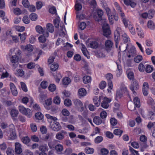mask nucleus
I'll list each match as a JSON object with an SVG mask.
<instances>
[{"mask_svg": "<svg viewBox=\"0 0 155 155\" xmlns=\"http://www.w3.org/2000/svg\"><path fill=\"white\" fill-rule=\"evenodd\" d=\"M153 68L150 65L147 66L146 68V71L147 73L151 72L153 70Z\"/></svg>", "mask_w": 155, "mask_h": 155, "instance_id": "nucleus-58", "label": "nucleus"}, {"mask_svg": "<svg viewBox=\"0 0 155 155\" xmlns=\"http://www.w3.org/2000/svg\"><path fill=\"white\" fill-rule=\"evenodd\" d=\"M19 136L21 139L22 142L25 144H27L30 141V139L28 136L22 137L21 134L20 133L19 134Z\"/></svg>", "mask_w": 155, "mask_h": 155, "instance_id": "nucleus-9", "label": "nucleus"}, {"mask_svg": "<svg viewBox=\"0 0 155 155\" xmlns=\"http://www.w3.org/2000/svg\"><path fill=\"white\" fill-rule=\"evenodd\" d=\"M84 151L87 154H91L94 153V150L93 148L87 147L84 149Z\"/></svg>", "mask_w": 155, "mask_h": 155, "instance_id": "nucleus-20", "label": "nucleus"}, {"mask_svg": "<svg viewBox=\"0 0 155 155\" xmlns=\"http://www.w3.org/2000/svg\"><path fill=\"white\" fill-rule=\"evenodd\" d=\"M91 77L88 76H85L83 78V81L85 84H87L90 82L91 81Z\"/></svg>", "mask_w": 155, "mask_h": 155, "instance_id": "nucleus-31", "label": "nucleus"}, {"mask_svg": "<svg viewBox=\"0 0 155 155\" xmlns=\"http://www.w3.org/2000/svg\"><path fill=\"white\" fill-rule=\"evenodd\" d=\"M143 92L145 96L147 95L148 93V84L147 83L145 82L143 86Z\"/></svg>", "mask_w": 155, "mask_h": 155, "instance_id": "nucleus-10", "label": "nucleus"}, {"mask_svg": "<svg viewBox=\"0 0 155 155\" xmlns=\"http://www.w3.org/2000/svg\"><path fill=\"white\" fill-rule=\"evenodd\" d=\"M39 149L42 152H45L48 150V148L46 144H43L39 147Z\"/></svg>", "mask_w": 155, "mask_h": 155, "instance_id": "nucleus-22", "label": "nucleus"}, {"mask_svg": "<svg viewBox=\"0 0 155 155\" xmlns=\"http://www.w3.org/2000/svg\"><path fill=\"white\" fill-rule=\"evenodd\" d=\"M46 28L48 31L51 33H52L54 31V27L51 23H48L46 25Z\"/></svg>", "mask_w": 155, "mask_h": 155, "instance_id": "nucleus-21", "label": "nucleus"}, {"mask_svg": "<svg viewBox=\"0 0 155 155\" xmlns=\"http://www.w3.org/2000/svg\"><path fill=\"white\" fill-rule=\"evenodd\" d=\"M93 121L97 125L101 124L102 122L101 117L98 116H95L94 117Z\"/></svg>", "mask_w": 155, "mask_h": 155, "instance_id": "nucleus-17", "label": "nucleus"}, {"mask_svg": "<svg viewBox=\"0 0 155 155\" xmlns=\"http://www.w3.org/2000/svg\"><path fill=\"white\" fill-rule=\"evenodd\" d=\"M94 18L96 21H102L104 22L102 26V29L103 30V35L107 37L111 34L110 31V29L109 25L108 24L106 23V19H103L98 16L97 14L94 15Z\"/></svg>", "mask_w": 155, "mask_h": 155, "instance_id": "nucleus-1", "label": "nucleus"}, {"mask_svg": "<svg viewBox=\"0 0 155 155\" xmlns=\"http://www.w3.org/2000/svg\"><path fill=\"white\" fill-rule=\"evenodd\" d=\"M122 37L123 38V40L124 43H127L130 41V38L126 33H124L122 35Z\"/></svg>", "mask_w": 155, "mask_h": 155, "instance_id": "nucleus-28", "label": "nucleus"}, {"mask_svg": "<svg viewBox=\"0 0 155 155\" xmlns=\"http://www.w3.org/2000/svg\"><path fill=\"white\" fill-rule=\"evenodd\" d=\"M149 15V18H152L153 16L154 11L153 9H151L148 11L147 13Z\"/></svg>", "mask_w": 155, "mask_h": 155, "instance_id": "nucleus-53", "label": "nucleus"}, {"mask_svg": "<svg viewBox=\"0 0 155 155\" xmlns=\"http://www.w3.org/2000/svg\"><path fill=\"white\" fill-rule=\"evenodd\" d=\"M134 102L137 107L139 108L140 107V101L138 97H135L134 99Z\"/></svg>", "mask_w": 155, "mask_h": 155, "instance_id": "nucleus-26", "label": "nucleus"}, {"mask_svg": "<svg viewBox=\"0 0 155 155\" xmlns=\"http://www.w3.org/2000/svg\"><path fill=\"white\" fill-rule=\"evenodd\" d=\"M35 118L38 120H42L43 117V115L40 112H38L35 114Z\"/></svg>", "mask_w": 155, "mask_h": 155, "instance_id": "nucleus-41", "label": "nucleus"}, {"mask_svg": "<svg viewBox=\"0 0 155 155\" xmlns=\"http://www.w3.org/2000/svg\"><path fill=\"white\" fill-rule=\"evenodd\" d=\"M121 28L117 27L114 33V38H115L116 40H117V38H120V32L121 30Z\"/></svg>", "mask_w": 155, "mask_h": 155, "instance_id": "nucleus-16", "label": "nucleus"}, {"mask_svg": "<svg viewBox=\"0 0 155 155\" xmlns=\"http://www.w3.org/2000/svg\"><path fill=\"white\" fill-rule=\"evenodd\" d=\"M22 4L25 8H27L29 7V3L28 0H23Z\"/></svg>", "mask_w": 155, "mask_h": 155, "instance_id": "nucleus-49", "label": "nucleus"}, {"mask_svg": "<svg viewBox=\"0 0 155 155\" xmlns=\"http://www.w3.org/2000/svg\"><path fill=\"white\" fill-rule=\"evenodd\" d=\"M137 30H138L137 33L138 35L140 38H143L144 37V35L143 31L141 29H139L138 28H136Z\"/></svg>", "mask_w": 155, "mask_h": 155, "instance_id": "nucleus-36", "label": "nucleus"}, {"mask_svg": "<svg viewBox=\"0 0 155 155\" xmlns=\"http://www.w3.org/2000/svg\"><path fill=\"white\" fill-rule=\"evenodd\" d=\"M39 41L40 42L44 43L46 41V39L45 37L43 35H41L38 38Z\"/></svg>", "mask_w": 155, "mask_h": 155, "instance_id": "nucleus-56", "label": "nucleus"}, {"mask_svg": "<svg viewBox=\"0 0 155 155\" xmlns=\"http://www.w3.org/2000/svg\"><path fill=\"white\" fill-rule=\"evenodd\" d=\"M10 86L12 94L15 96H17L18 94V92L14 84L12 83H11L10 84Z\"/></svg>", "mask_w": 155, "mask_h": 155, "instance_id": "nucleus-12", "label": "nucleus"}, {"mask_svg": "<svg viewBox=\"0 0 155 155\" xmlns=\"http://www.w3.org/2000/svg\"><path fill=\"white\" fill-rule=\"evenodd\" d=\"M111 100L108 98L104 97L102 103L101 104V106L103 108L107 109L109 107V103H110Z\"/></svg>", "mask_w": 155, "mask_h": 155, "instance_id": "nucleus-5", "label": "nucleus"}, {"mask_svg": "<svg viewBox=\"0 0 155 155\" xmlns=\"http://www.w3.org/2000/svg\"><path fill=\"white\" fill-rule=\"evenodd\" d=\"M128 53L132 55V57H134L135 55L136 51L134 47H132L128 51Z\"/></svg>", "mask_w": 155, "mask_h": 155, "instance_id": "nucleus-37", "label": "nucleus"}, {"mask_svg": "<svg viewBox=\"0 0 155 155\" xmlns=\"http://www.w3.org/2000/svg\"><path fill=\"white\" fill-rule=\"evenodd\" d=\"M123 132V131L120 129H115L114 131V134L116 135H120V136Z\"/></svg>", "mask_w": 155, "mask_h": 155, "instance_id": "nucleus-47", "label": "nucleus"}, {"mask_svg": "<svg viewBox=\"0 0 155 155\" xmlns=\"http://www.w3.org/2000/svg\"><path fill=\"white\" fill-rule=\"evenodd\" d=\"M22 21L23 22L26 24H29L30 22L28 17L27 16H25L23 17Z\"/></svg>", "mask_w": 155, "mask_h": 155, "instance_id": "nucleus-60", "label": "nucleus"}, {"mask_svg": "<svg viewBox=\"0 0 155 155\" xmlns=\"http://www.w3.org/2000/svg\"><path fill=\"white\" fill-rule=\"evenodd\" d=\"M58 68V65L57 63H54L50 66V69L52 71H56Z\"/></svg>", "mask_w": 155, "mask_h": 155, "instance_id": "nucleus-32", "label": "nucleus"}, {"mask_svg": "<svg viewBox=\"0 0 155 155\" xmlns=\"http://www.w3.org/2000/svg\"><path fill=\"white\" fill-rule=\"evenodd\" d=\"M14 127V129H10V131L11 132L10 137L11 139L14 140L17 137V135L16 133V131L15 130V127L13 125Z\"/></svg>", "mask_w": 155, "mask_h": 155, "instance_id": "nucleus-15", "label": "nucleus"}, {"mask_svg": "<svg viewBox=\"0 0 155 155\" xmlns=\"http://www.w3.org/2000/svg\"><path fill=\"white\" fill-rule=\"evenodd\" d=\"M67 134V132L64 130H62L58 133L56 135V138L59 140L63 139L64 137V135Z\"/></svg>", "mask_w": 155, "mask_h": 155, "instance_id": "nucleus-6", "label": "nucleus"}, {"mask_svg": "<svg viewBox=\"0 0 155 155\" xmlns=\"http://www.w3.org/2000/svg\"><path fill=\"white\" fill-rule=\"evenodd\" d=\"M127 77L130 80H133L134 78V77L133 72L129 71L127 73Z\"/></svg>", "mask_w": 155, "mask_h": 155, "instance_id": "nucleus-44", "label": "nucleus"}, {"mask_svg": "<svg viewBox=\"0 0 155 155\" xmlns=\"http://www.w3.org/2000/svg\"><path fill=\"white\" fill-rule=\"evenodd\" d=\"M113 45V42L110 40H108L105 42V45L106 48L109 49L111 48Z\"/></svg>", "mask_w": 155, "mask_h": 155, "instance_id": "nucleus-27", "label": "nucleus"}, {"mask_svg": "<svg viewBox=\"0 0 155 155\" xmlns=\"http://www.w3.org/2000/svg\"><path fill=\"white\" fill-rule=\"evenodd\" d=\"M97 15L102 18V16L103 15V11L101 9H98L97 10Z\"/></svg>", "mask_w": 155, "mask_h": 155, "instance_id": "nucleus-59", "label": "nucleus"}, {"mask_svg": "<svg viewBox=\"0 0 155 155\" xmlns=\"http://www.w3.org/2000/svg\"><path fill=\"white\" fill-rule=\"evenodd\" d=\"M51 128L54 131H58L61 129V127L58 122H54L51 126Z\"/></svg>", "mask_w": 155, "mask_h": 155, "instance_id": "nucleus-8", "label": "nucleus"}, {"mask_svg": "<svg viewBox=\"0 0 155 155\" xmlns=\"http://www.w3.org/2000/svg\"><path fill=\"white\" fill-rule=\"evenodd\" d=\"M54 25L55 27L56 28H58L59 27L60 21L58 18L55 19L53 21Z\"/></svg>", "mask_w": 155, "mask_h": 155, "instance_id": "nucleus-43", "label": "nucleus"}, {"mask_svg": "<svg viewBox=\"0 0 155 155\" xmlns=\"http://www.w3.org/2000/svg\"><path fill=\"white\" fill-rule=\"evenodd\" d=\"M124 3L127 5H130L132 7H134L136 4L131 0H124Z\"/></svg>", "mask_w": 155, "mask_h": 155, "instance_id": "nucleus-14", "label": "nucleus"}, {"mask_svg": "<svg viewBox=\"0 0 155 155\" xmlns=\"http://www.w3.org/2000/svg\"><path fill=\"white\" fill-rule=\"evenodd\" d=\"M72 150L70 148H68L64 151L65 155H70L72 153Z\"/></svg>", "mask_w": 155, "mask_h": 155, "instance_id": "nucleus-61", "label": "nucleus"}, {"mask_svg": "<svg viewBox=\"0 0 155 155\" xmlns=\"http://www.w3.org/2000/svg\"><path fill=\"white\" fill-rule=\"evenodd\" d=\"M62 82L64 85H67L70 82V80L69 78L66 77L63 79Z\"/></svg>", "mask_w": 155, "mask_h": 155, "instance_id": "nucleus-46", "label": "nucleus"}, {"mask_svg": "<svg viewBox=\"0 0 155 155\" xmlns=\"http://www.w3.org/2000/svg\"><path fill=\"white\" fill-rule=\"evenodd\" d=\"M103 138L101 136H98L95 138L94 142L96 143H99L102 141Z\"/></svg>", "mask_w": 155, "mask_h": 155, "instance_id": "nucleus-40", "label": "nucleus"}, {"mask_svg": "<svg viewBox=\"0 0 155 155\" xmlns=\"http://www.w3.org/2000/svg\"><path fill=\"white\" fill-rule=\"evenodd\" d=\"M90 46L91 48L95 49L98 47V45L96 41H94L90 44Z\"/></svg>", "mask_w": 155, "mask_h": 155, "instance_id": "nucleus-34", "label": "nucleus"}, {"mask_svg": "<svg viewBox=\"0 0 155 155\" xmlns=\"http://www.w3.org/2000/svg\"><path fill=\"white\" fill-rule=\"evenodd\" d=\"M24 74V72L22 69H18L16 70V72L15 74L18 76L21 77L23 76Z\"/></svg>", "mask_w": 155, "mask_h": 155, "instance_id": "nucleus-39", "label": "nucleus"}, {"mask_svg": "<svg viewBox=\"0 0 155 155\" xmlns=\"http://www.w3.org/2000/svg\"><path fill=\"white\" fill-rule=\"evenodd\" d=\"M139 85L138 81L136 80H133L131 82L130 88L131 90L133 92V94L135 93L134 90H136L139 88Z\"/></svg>", "mask_w": 155, "mask_h": 155, "instance_id": "nucleus-2", "label": "nucleus"}, {"mask_svg": "<svg viewBox=\"0 0 155 155\" xmlns=\"http://www.w3.org/2000/svg\"><path fill=\"white\" fill-rule=\"evenodd\" d=\"M61 113L63 115L68 116L69 115V112L66 109L62 110Z\"/></svg>", "mask_w": 155, "mask_h": 155, "instance_id": "nucleus-62", "label": "nucleus"}, {"mask_svg": "<svg viewBox=\"0 0 155 155\" xmlns=\"http://www.w3.org/2000/svg\"><path fill=\"white\" fill-rule=\"evenodd\" d=\"M147 25L148 28L150 29L153 30L155 28V24L151 20L148 21Z\"/></svg>", "mask_w": 155, "mask_h": 155, "instance_id": "nucleus-18", "label": "nucleus"}, {"mask_svg": "<svg viewBox=\"0 0 155 155\" xmlns=\"http://www.w3.org/2000/svg\"><path fill=\"white\" fill-rule=\"evenodd\" d=\"M19 112L17 110L15 109H12L11 110L10 114L11 116L14 120H16V119L15 118L17 117Z\"/></svg>", "mask_w": 155, "mask_h": 155, "instance_id": "nucleus-7", "label": "nucleus"}, {"mask_svg": "<svg viewBox=\"0 0 155 155\" xmlns=\"http://www.w3.org/2000/svg\"><path fill=\"white\" fill-rule=\"evenodd\" d=\"M15 151L17 154H20L22 151L21 144L18 142H16L15 144Z\"/></svg>", "mask_w": 155, "mask_h": 155, "instance_id": "nucleus-4", "label": "nucleus"}, {"mask_svg": "<svg viewBox=\"0 0 155 155\" xmlns=\"http://www.w3.org/2000/svg\"><path fill=\"white\" fill-rule=\"evenodd\" d=\"M25 111V114H24V115L29 118L31 116L32 113L31 110L30 109L28 108H27Z\"/></svg>", "mask_w": 155, "mask_h": 155, "instance_id": "nucleus-42", "label": "nucleus"}, {"mask_svg": "<svg viewBox=\"0 0 155 155\" xmlns=\"http://www.w3.org/2000/svg\"><path fill=\"white\" fill-rule=\"evenodd\" d=\"M101 97L100 96L98 97L97 96H94L93 98V102L97 107H98L99 106L101 102Z\"/></svg>", "mask_w": 155, "mask_h": 155, "instance_id": "nucleus-11", "label": "nucleus"}, {"mask_svg": "<svg viewBox=\"0 0 155 155\" xmlns=\"http://www.w3.org/2000/svg\"><path fill=\"white\" fill-rule=\"evenodd\" d=\"M55 149L59 154H60V152L63 151V146L61 144H57L55 147Z\"/></svg>", "mask_w": 155, "mask_h": 155, "instance_id": "nucleus-24", "label": "nucleus"}, {"mask_svg": "<svg viewBox=\"0 0 155 155\" xmlns=\"http://www.w3.org/2000/svg\"><path fill=\"white\" fill-rule=\"evenodd\" d=\"M74 104L78 107L82 108L83 104L78 99H75L73 100Z\"/></svg>", "mask_w": 155, "mask_h": 155, "instance_id": "nucleus-19", "label": "nucleus"}, {"mask_svg": "<svg viewBox=\"0 0 155 155\" xmlns=\"http://www.w3.org/2000/svg\"><path fill=\"white\" fill-rule=\"evenodd\" d=\"M56 82L59 83L61 79L62 78V76L60 73H58L54 77Z\"/></svg>", "mask_w": 155, "mask_h": 155, "instance_id": "nucleus-35", "label": "nucleus"}, {"mask_svg": "<svg viewBox=\"0 0 155 155\" xmlns=\"http://www.w3.org/2000/svg\"><path fill=\"white\" fill-rule=\"evenodd\" d=\"M138 69L139 71L141 72H143L144 71L145 66L142 63H140L138 66Z\"/></svg>", "mask_w": 155, "mask_h": 155, "instance_id": "nucleus-51", "label": "nucleus"}, {"mask_svg": "<svg viewBox=\"0 0 155 155\" xmlns=\"http://www.w3.org/2000/svg\"><path fill=\"white\" fill-rule=\"evenodd\" d=\"M78 93L79 96L81 97H83L86 95L87 92L85 89L82 88L79 90Z\"/></svg>", "mask_w": 155, "mask_h": 155, "instance_id": "nucleus-30", "label": "nucleus"}, {"mask_svg": "<svg viewBox=\"0 0 155 155\" xmlns=\"http://www.w3.org/2000/svg\"><path fill=\"white\" fill-rule=\"evenodd\" d=\"M7 155H14V151L11 147H8L6 151Z\"/></svg>", "mask_w": 155, "mask_h": 155, "instance_id": "nucleus-45", "label": "nucleus"}, {"mask_svg": "<svg viewBox=\"0 0 155 155\" xmlns=\"http://www.w3.org/2000/svg\"><path fill=\"white\" fill-rule=\"evenodd\" d=\"M142 59V57L140 55H138L134 58V61L136 63H139Z\"/></svg>", "mask_w": 155, "mask_h": 155, "instance_id": "nucleus-54", "label": "nucleus"}, {"mask_svg": "<svg viewBox=\"0 0 155 155\" xmlns=\"http://www.w3.org/2000/svg\"><path fill=\"white\" fill-rule=\"evenodd\" d=\"M26 34L23 33L22 34L21 33L18 34V36L20 37V39L21 41H24L26 38Z\"/></svg>", "mask_w": 155, "mask_h": 155, "instance_id": "nucleus-64", "label": "nucleus"}, {"mask_svg": "<svg viewBox=\"0 0 155 155\" xmlns=\"http://www.w3.org/2000/svg\"><path fill=\"white\" fill-rule=\"evenodd\" d=\"M106 77L108 81V87L110 89H112L113 87V85L111 79L113 78V75L111 74H107L106 75Z\"/></svg>", "mask_w": 155, "mask_h": 155, "instance_id": "nucleus-3", "label": "nucleus"}, {"mask_svg": "<svg viewBox=\"0 0 155 155\" xmlns=\"http://www.w3.org/2000/svg\"><path fill=\"white\" fill-rule=\"evenodd\" d=\"M60 30L62 32L61 33H60V35L61 36H64L65 35V32L64 31L65 28L63 26H60Z\"/></svg>", "mask_w": 155, "mask_h": 155, "instance_id": "nucleus-52", "label": "nucleus"}, {"mask_svg": "<svg viewBox=\"0 0 155 155\" xmlns=\"http://www.w3.org/2000/svg\"><path fill=\"white\" fill-rule=\"evenodd\" d=\"M54 102L57 104H59L60 103V98L58 97L57 96L54 98L53 101Z\"/></svg>", "mask_w": 155, "mask_h": 155, "instance_id": "nucleus-63", "label": "nucleus"}, {"mask_svg": "<svg viewBox=\"0 0 155 155\" xmlns=\"http://www.w3.org/2000/svg\"><path fill=\"white\" fill-rule=\"evenodd\" d=\"M146 138H147L145 135L141 136L140 137V141L143 142L142 143H140V144L141 145L142 144L143 145V147H145L146 146V144L144 143L146 141Z\"/></svg>", "mask_w": 155, "mask_h": 155, "instance_id": "nucleus-33", "label": "nucleus"}, {"mask_svg": "<svg viewBox=\"0 0 155 155\" xmlns=\"http://www.w3.org/2000/svg\"><path fill=\"white\" fill-rule=\"evenodd\" d=\"M48 82L47 81H43L41 83V87L43 89H45L47 88L48 86Z\"/></svg>", "mask_w": 155, "mask_h": 155, "instance_id": "nucleus-55", "label": "nucleus"}, {"mask_svg": "<svg viewBox=\"0 0 155 155\" xmlns=\"http://www.w3.org/2000/svg\"><path fill=\"white\" fill-rule=\"evenodd\" d=\"M64 103L65 106L68 107L70 106L71 105V101L69 99L65 100L64 101Z\"/></svg>", "mask_w": 155, "mask_h": 155, "instance_id": "nucleus-57", "label": "nucleus"}, {"mask_svg": "<svg viewBox=\"0 0 155 155\" xmlns=\"http://www.w3.org/2000/svg\"><path fill=\"white\" fill-rule=\"evenodd\" d=\"M19 58L16 55L12 56L11 58V61L12 63L16 64L18 62Z\"/></svg>", "mask_w": 155, "mask_h": 155, "instance_id": "nucleus-25", "label": "nucleus"}, {"mask_svg": "<svg viewBox=\"0 0 155 155\" xmlns=\"http://www.w3.org/2000/svg\"><path fill=\"white\" fill-rule=\"evenodd\" d=\"M27 108L25 107L22 106H19L18 107V109L21 113L23 114H25V111Z\"/></svg>", "mask_w": 155, "mask_h": 155, "instance_id": "nucleus-50", "label": "nucleus"}, {"mask_svg": "<svg viewBox=\"0 0 155 155\" xmlns=\"http://www.w3.org/2000/svg\"><path fill=\"white\" fill-rule=\"evenodd\" d=\"M48 89L51 91L54 92L56 90V86L54 84H51L49 86Z\"/></svg>", "mask_w": 155, "mask_h": 155, "instance_id": "nucleus-48", "label": "nucleus"}, {"mask_svg": "<svg viewBox=\"0 0 155 155\" xmlns=\"http://www.w3.org/2000/svg\"><path fill=\"white\" fill-rule=\"evenodd\" d=\"M37 15L34 13H32L29 15V18L32 21H36L37 18Z\"/></svg>", "mask_w": 155, "mask_h": 155, "instance_id": "nucleus-38", "label": "nucleus"}, {"mask_svg": "<svg viewBox=\"0 0 155 155\" xmlns=\"http://www.w3.org/2000/svg\"><path fill=\"white\" fill-rule=\"evenodd\" d=\"M21 48L24 51H27L31 52L33 50V47L32 45L30 44L27 45L25 46H21Z\"/></svg>", "mask_w": 155, "mask_h": 155, "instance_id": "nucleus-13", "label": "nucleus"}, {"mask_svg": "<svg viewBox=\"0 0 155 155\" xmlns=\"http://www.w3.org/2000/svg\"><path fill=\"white\" fill-rule=\"evenodd\" d=\"M82 2H75V8L77 11H79L81 9L82 6L81 4Z\"/></svg>", "mask_w": 155, "mask_h": 155, "instance_id": "nucleus-23", "label": "nucleus"}, {"mask_svg": "<svg viewBox=\"0 0 155 155\" xmlns=\"http://www.w3.org/2000/svg\"><path fill=\"white\" fill-rule=\"evenodd\" d=\"M35 29L36 31L39 34H42L44 32L43 28L40 25L36 26L35 27Z\"/></svg>", "mask_w": 155, "mask_h": 155, "instance_id": "nucleus-29", "label": "nucleus"}]
</instances>
